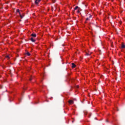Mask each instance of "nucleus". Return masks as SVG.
Wrapping results in <instances>:
<instances>
[{"label": "nucleus", "instance_id": "obj_1", "mask_svg": "<svg viewBox=\"0 0 125 125\" xmlns=\"http://www.w3.org/2000/svg\"><path fill=\"white\" fill-rule=\"evenodd\" d=\"M72 67L73 68H74L75 67H76V65H75V63L73 62L72 63Z\"/></svg>", "mask_w": 125, "mask_h": 125}, {"label": "nucleus", "instance_id": "obj_2", "mask_svg": "<svg viewBox=\"0 0 125 125\" xmlns=\"http://www.w3.org/2000/svg\"><path fill=\"white\" fill-rule=\"evenodd\" d=\"M31 37H32L33 38H36V37H37L36 34H32L31 35Z\"/></svg>", "mask_w": 125, "mask_h": 125}, {"label": "nucleus", "instance_id": "obj_3", "mask_svg": "<svg viewBox=\"0 0 125 125\" xmlns=\"http://www.w3.org/2000/svg\"><path fill=\"white\" fill-rule=\"evenodd\" d=\"M41 1V0H36L35 1V3L36 4H38L39 3V2H40Z\"/></svg>", "mask_w": 125, "mask_h": 125}, {"label": "nucleus", "instance_id": "obj_4", "mask_svg": "<svg viewBox=\"0 0 125 125\" xmlns=\"http://www.w3.org/2000/svg\"><path fill=\"white\" fill-rule=\"evenodd\" d=\"M69 104H74L73 101H72V100H70V101H69Z\"/></svg>", "mask_w": 125, "mask_h": 125}, {"label": "nucleus", "instance_id": "obj_5", "mask_svg": "<svg viewBox=\"0 0 125 125\" xmlns=\"http://www.w3.org/2000/svg\"><path fill=\"white\" fill-rule=\"evenodd\" d=\"M30 41H31V42H35V40L33 39V38L32 37L30 39Z\"/></svg>", "mask_w": 125, "mask_h": 125}, {"label": "nucleus", "instance_id": "obj_6", "mask_svg": "<svg viewBox=\"0 0 125 125\" xmlns=\"http://www.w3.org/2000/svg\"><path fill=\"white\" fill-rule=\"evenodd\" d=\"M122 48H125V45L124 43L122 44Z\"/></svg>", "mask_w": 125, "mask_h": 125}, {"label": "nucleus", "instance_id": "obj_7", "mask_svg": "<svg viewBox=\"0 0 125 125\" xmlns=\"http://www.w3.org/2000/svg\"><path fill=\"white\" fill-rule=\"evenodd\" d=\"M26 54H27V55H28V56H30V54L29 52H27V53H26Z\"/></svg>", "mask_w": 125, "mask_h": 125}, {"label": "nucleus", "instance_id": "obj_8", "mask_svg": "<svg viewBox=\"0 0 125 125\" xmlns=\"http://www.w3.org/2000/svg\"><path fill=\"white\" fill-rule=\"evenodd\" d=\"M79 7L78 6H76L75 8H74L75 10H77Z\"/></svg>", "mask_w": 125, "mask_h": 125}, {"label": "nucleus", "instance_id": "obj_9", "mask_svg": "<svg viewBox=\"0 0 125 125\" xmlns=\"http://www.w3.org/2000/svg\"><path fill=\"white\" fill-rule=\"evenodd\" d=\"M17 12L18 13H19L20 14H21L20 12L19 9H18L17 10Z\"/></svg>", "mask_w": 125, "mask_h": 125}, {"label": "nucleus", "instance_id": "obj_10", "mask_svg": "<svg viewBox=\"0 0 125 125\" xmlns=\"http://www.w3.org/2000/svg\"><path fill=\"white\" fill-rule=\"evenodd\" d=\"M20 15L21 18L22 19L23 18V16L21 15V13H20Z\"/></svg>", "mask_w": 125, "mask_h": 125}, {"label": "nucleus", "instance_id": "obj_11", "mask_svg": "<svg viewBox=\"0 0 125 125\" xmlns=\"http://www.w3.org/2000/svg\"><path fill=\"white\" fill-rule=\"evenodd\" d=\"M6 58H8V59H9V58H10V57H9V56H6Z\"/></svg>", "mask_w": 125, "mask_h": 125}, {"label": "nucleus", "instance_id": "obj_12", "mask_svg": "<svg viewBox=\"0 0 125 125\" xmlns=\"http://www.w3.org/2000/svg\"><path fill=\"white\" fill-rule=\"evenodd\" d=\"M91 114L90 113V114H89V118H90V117H91Z\"/></svg>", "mask_w": 125, "mask_h": 125}, {"label": "nucleus", "instance_id": "obj_13", "mask_svg": "<svg viewBox=\"0 0 125 125\" xmlns=\"http://www.w3.org/2000/svg\"><path fill=\"white\" fill-rule=\"evenodd\" d=\"M52 0V1H53V3L55 2V1H56L55 0Z\"/></svg>", "mask_w": 125, "mask_h": 125}, {"label": "nucleus", "instance_id": "obj_14", "mask_svg": "<svg viewBox=\"0 0 125 125\" xmlns=\"http://www.w3.org/2000/svg\"><path fill=\"white\" fill-rule=\"evenodd\" d=\"M86 55H87V56H88L89 55H88V53H86Z\"/></svg>", "mask_w": 125, "mask_h": 125}, {"label": "nucleus", "instance_id": "obj_15", "mask_svg": "<svg viewBox=\"0 0 125 125\" xmlns=\"http://www.w3.org/2000/svg\"><path fill=\"white\" fill-rule=\"evenodd\" d=\"M88 53V54L89 55H90V52H89Z\"/></svg>", "mask_w": 125, "mask_h": 125}, {"label": "nucleus", "instance_id": "obj_16", "mask_svg": "<svg viewBox=\"0 0 125 125\" xmlns=\"http://www.w3.org/2000/svg\"><path fill=\"white\" fill-rule=\"evenodd\" d=\"M32 79V78H30V81H31Z\"/></svg>", "mask_w": 125, "mask_h": 125}, {"label": "nucleus", "instance_id": "obj_17", "mask_svg": "<svg viewBox=\"0 0 125 125\" xmlns=\"http://www.w3.org/2000/svg\"><path fill=\"white\" fill-rule=\"evenodd\" d=\"M88 20H89V18H87L86 19V21H88Z\"/></svg>", "mask_w": 125, "mask_h": 125}, {"label": "nucleus", "instance_id": "obj_18", "mask_svg": "<svg viewBox=\"0 0 125 125\" xmlns=\"http://www.w3.org/2000/svg\"><path fill=\"white\" fill-rule=\"evenodd\" d=\"M52 9L53 10V6H52Z\"/></svg>", "mask_w": 125, "mask_h": 125}, {"label": "nucleus", "instance_id": "obj_19", "mask_svg": "<svg viewBox=\"0 0 125 125\" xmlns=\"http://www.w3.org/2000/svg\"><path fill=\"white\" fill-rule=\"evenodd\" d=\"M91 17H92V16H91V15H90V16H89V17H90V18H91Z\"/></svg>", "mask_w": 125, "mask_h": 125}, {"label": "nucleus", "instance_id": "obj_20", "mask_svg": "<svg viewBox=\"0 0 125 125\" xmlns=\"http://www.w3.org/2000/svg\"><path fill=\"white\" fill-rule=\"evenodd\" d=\"M54 7L55 8H56V7H55V5H54Z\"/></svg>", "mask_w": 125, "mask_h": 125}, {"label": "nucleus", "instance_id": "obj_21", "mask_svg": "<svg viewBox=\"0 0 125 125\" xmlns=\"http://www.w3.org/2000/svg\"><path fill=\"white\" fill-rule=\"evenodd\" d=\"M77 88H79V86H77Z\"/></svg>", "mask_w": 125, "mask_h": 125}, {"label": "nucleus", "instance_id": "obj_22", "mask_svg": "<svg viewBox=\"0 0 125 125\" xmlns=\"http://www.w3.org/2000/svg\"><path fill=\"white\" fill-rule=\"evenodd\" d=\"M74 100H75V101H76V99H74Z\"/></svg>", "mask_w": 125, "mask_h": 125}, {"label": "nucleus", "instance_id": "obj_23", "mask_svg": "<svg viewBox=\"0 0 125 125\" xmlns=\"http://www.w3.org/2000/svg\"><path fill=\"white\" fill-rule=\"evenodd\" d=\"M107 122H108V121H107Z\"/></svg>", "mask_w": 125, "mask_h": 125}, {"label": "nucleus", "instance_id": "obj_24", "mask_svg": "<svg viewBox=\"0 0 125 125\" xmlns=\"http://www.w3.org/2000/svg\"><path fill=\"white\" fill-rule=\"evenodd\" d=\"M95 119H96V118H95Z\"/></svg>", "mask_w": 125, "mask_h": 125}, {"label": "nucleus", "instance_id": "obj_25", "mask_svg": "<svg viewBox=\"0 0 125 125\" xmlns=\"http://www.w3.org/2000/svg\"><path fill=\"white\" fill-rule=\"evenodd\" d=\"M118 111H119V109H118Z\"/></svg>", "mask_w": 125, "mask_h": 125}]
</instances>
